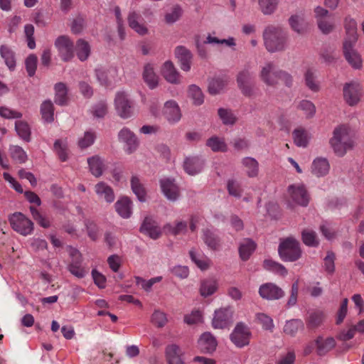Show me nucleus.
<instances>
[{
    "mask_svg": "<svg viewBox=\"0 0 364 364\" xmlns=\"http://www.w3.org/2000/svg\"><path fill=\"white\" fill-rule=\"evenodd\" d=\"M331 147L338 156H343L351 150L355 144V133L348 124H340L335 127L329 140Z\"/></svg>",
    "mask_w": 364,
    "mask_h": 364,
    "instance_id": "f257e3e1",
    "label": "nucleus"
},
{
    "mask_svg": "<svg viewBox=\"0 0 364 364\" xmlns=\"http://www.w3.org/2000/svg\"><path fill=\"white\" fill-rule=\"evenodd\" d=\"M264 46L271 53L284 50L287 45V34L280 26L270 25L263 33Z\"/></svg>",
    "mask_w": 364,
    "mask_h": 364,
    "instance_id": "f03ea898",
    "label": "nucleus"
},
{
    "mask_svg": "<svg viewBox=\"0 0 364 364\" xmlns=\"http://www.w3.org/2000/svg\"><path fill=\"white\" fill-rule=\"evenodd\" d=\"M279 254L284 261L294 262L301 255L299 242L292 237L282 241L279 247Z\"/></svg>",
    "mask_w": 364,
    "mask_h": 364,
    "instance_id": "7ed1b4c3",
    "label": "nucleus"
},
{
    "mask_svg": "<svg viewBox=\"0 0 364 364\" xmlns=\"http://www.w3.org/2000/svg\"><path fill=\"white\" fill-rule=\"evenodd\" d=\"M54 46L63 61L68 62L74 58V43L69 36L65 35L58 36L55 40Z\"/></svg>",
    "mask_w": 364,
    "mask_h": 364,
    "instance_id": "20e7f679",
    "label": "nucleus"
},
{
    "mask_svg": "<svg viewBox=\"0 0 364 364\" xmlns=\"http://www.w3.org/2000/svg\"><path fill=\"white\" fill-rule=\"evenodd\" d=\"M114 107L117 114L122 119L131 117L134 112L133 102L124 92H118L116 94Z\"/></svg>",
    "mask_w": 364,
    "mask_h": 364,
    "instance_id": "39448f33",
    "label": "nucleus"
},
{
    "mask_svg": "<svg viewBox=\"0 0 364 364\" xmlns=\"http://www.w3.org/2000/svg\"><path fill=\"white\" fill-rule=\"evenodd\" d=\"M98 82L106 87H113L119 80L118 70L115 67H101L95 70Z\"/></svg>",
    "mask_w": 364,
    "mask_h": 364,
    "instance_id": "423d86ee",
    "label": "nucleus"
},
{
    "mask_svg": "<svg viewBox=\"0 0 364 364\" xmlns=\"http://www.w3.org/2000/svg\"><path fill=\"white\" fill-rule=\"evenodd\" d=\"M343 98L350 106L358 104L363 97L362 85L357 82L346 83L343 89Z\"/></svg>",
    "mask_w": 364,
    "mask_h": 364,
    "instance_id": "0eeeda50",
    "label": "nucleus"
},
{
    "mask_svg": "<svg viewBox=\"0 0 364 364\" xmlns=\"http://www.w3.org/2000/svg\"><path fill=\"white\" fill-rule=\"evenodd\" d=\"M9 222L12 228L17 232L28 235L33 230V223L21 213H15L9 218Z\"/></svg>",
    "mask_w": 364,
    "mask_h": 364,
    "instance_id": "6e6552de",
    "label": "nucleus"
},
{
    "mask_svg": "<svg viewBox=\"0 0 364 364\" xmlns=\"http://www.w3.org/2000/svg\"><path fill=\"white\" fill-rule=\"evenodd\" d=\"M314 16L318 27L323 33L328 34L334 29V21L328 10L321 6H317L314 9Z\"/></svg>",
    "mask_w": 364,
    "mask_h": 364,
    "instance_id": "1a4fd4ad",
    "label": "nucleus"
},
{
    "mask_svg": "<svg viewBox=\"0 0 364 364\" xmlns=\"http://www.w3.org/2000/svg\"><path fill=\"white\" fill-rule=\"evenodd\" d=\"M355 43L343 41V52L349 65L354 69L360 70L363 67V60L360 53L354 49Z\"/></svg>",
    "mask_w": 364,
    "mask_h": 364,
    "instance_id": "9d476101",
    "label": "nucleus"
},
{
    "mask_svg": "<svg viewBox=\"0 0 364 364\" xmlns=\"http://www.w3.org/2000/svg\"><path fill=\"white\" fill-rule=\"evenodd\" d=\"M336 346V341L332 337L318 336L313 343L308 346L304 352L306 354L311 353L315 346L316 350L318 355H324Z\"/></svg>",
    "mask_w": 364,
    "mask_h": 364,
    "instance_id": "9b49d317",
    "label": "nucleus"
},
{
    "mask_svg": "<svg viewBox=\"0 0 364 364\" xmlns=\"http://www.w3.org/2000/svg\"><path fill=\"white\" fill-rule=\"evenodd\" d=\"M251 332L247 326L238 323L230 334L231 341L237 347L242 348L249 344Z\"/></svg>",
    "mask_w": 364,
    "mask_h": 364,
    "instance_id": "f8f14e48",
    "label": "nucleus"
},
{
    "mask_svg": "<svg viewBox=\"0 0 364 364\" xmlns=\"http://www.w3.org/2000/svg\"><path fill=\"white\" fill-rule=\"evenodd\" d=\"M233 315L232 307L220 308L215 311L212 325L214 328H225L231 323Z\"/></svg>",
    "mask_w": 364,
    "mask_h": 364,
    "instance_id": "ddd939ff",
    "label": "nucleus"
},
{
    "mask_svg": "<svg viewBox=\"0 0 364 364\" xmlns=\"http://www.w3.org/2000/svg\"><path fill=\"white\" fill-rule=\"evenodd\" d=\"M161 113L165 119L171 124L180 121L182 113L178 102L173 100H167L163 107Z\"/></svg>",
    "mask_w": 364,
    "mask_h": 364,
    "instance_id": "4468645a",
    "label": "nucleus"
},
{
    "mask_svg": "<svg viewBox=\"0 0 364 364\" xmlns=\"http://www.w3.org/2000/svg\"><path fill=\"white\" fill-rule=\"evenodd\" d=\"M288 193L293 202L302 206L309 203V196L303 184H293L289 186Z\"/></svg>",
    "mask_w": 364,
    "mask_h": 364,
    "instance_id": "2eb2a0df",
    "label": "nucleus"
},
{
    "mask_svg": "<svg viewBox=\"0 0 364 364\" xmlns=\"http://www.w3.org/2000/svg\"><path fill=\"white\" fill-rule=\"evenodd\" d=\"M119 140L125 144V151L127 154L134 152L139 146V140L136 135L128 128H123L118 134Z\"/></svg>",
    "mask_w": 364,
    "mask_h": 364,
    "instance_id": "dca6fc26",
    "label": "nucleus"
},
{
    "mask_svg": "<svg viewBox=\"0 0 364 364\" xmlns=\"http://www.w3.org/2000/svg\"><path fill=\"white\" fill-rule=\"evenodd\" d=\"M259 296L267 300H277L284 296V291L274 283H265L259 289Z\"/></svg>",
    "mask_w": 364,
    "mask_h": 364,
    "instance_id": "f3484780",
    "label": "nucleus"
},
{
    "mask_svg": "<svg viewBox=\"0 0 364 364\" xmlns=\"http://www.w3.org/2000/svg\"><path fill=\"white\" fill-rule=\"evenodd\" d=\"M127 21L129 26L140 36L148 34L149 29L141 14L135 11L129 12Z\"/></svg>",
    "mask_w": 364,
    "mask_h": 364,
    "instance_id": "a211bd4d",
    "label": "nucleus"
},
{
    "mask_svg": "<svg viewBox=\"0 0 364 364\" xmlns=\"http://www.w3.org/2000/svg\"><path fill=\"white\" fill-rule=\"evenodd\" d=\"M161 73L164 78L169 83L180 84L181 82V76L173 63L170 61H166L161 68Z\"/></svg>",
    "mask_w": 364,
    "mask_h": 364,
    "instance_id": "6ab92c4d",
    "label": "nucleus"
},
{
    "mask_svg": "<svg viewBox=\"0 0 364 364\" xmlns=\"http://www.w3.org/2000/svg\"><path fill=\"white\" fill-rule=\"evenodd\" d=\"M142 77L147 86L153 90L158 87L159 77L155 71V66L152 63H146L144 66Z\"/></svg>",
    "mask_w": 364,
    "mask_h": 364,
    "instance_id": "aec40b11",
    "label": "nucleus"
},
{
    "mask_svg": "<svg viewBox=\"0 0 364 364\" xmlns=\"http://www.w3.org/2000/svg\"><path fill=\"white\" fill-rule=\"evenodd\" d=\"M70 255L73 257V261L68 267L69 271L77 278L84 277L87 273V271L80 265V253L77 250L73 249L70 252Z\"/></svg>",
    "mask_w": 364,
    "mask_h": 364,
    "instance_id": "412c9836",
    "label": "nucleus"
},
{
    "mask_svg": "<svg viewBox=\"0 0 364 364\" xmlns=\"http://www.w3.org/2000/svg\"><path fill=\"white\" fill-rule=\"evenodd\" d=\"M161 189L170 200H176L179 196V188L174 181L170 178H164L160 181Z\"/></svg>",
    "mask_w": 364,
    "mask_h": 364,
    "instance_id": "4be33fe9",
    "label": "nucleus"
},
{
    "mask_svg": "<svg viewBox=\"0 0 364 364\" xmlns=\"http://www.w3.org/2000/svg\"><path fill=\"white\" fill-rule=\"evenodd\" d=\"M262 80L268 85H274L278 83L279 70H277L272 63L264 65L260 73Z\"/></svg>",
    "mask_w": 364,
    "mask_h": 364,
    "instance_id": "5701e85b",
    "label": "nucleus"
},
{
    "mask_svg": "<svg viewBox=\"0 0 364 364\" xmlns=\"http://www.w3.org/2000/svg\"><path fill=\"white\" fill-rule=\"evenodd\" d=\"M183 352L176 344L166 348V358L168 364H184Z\"/></svg>",
    "mask_w": 364,
    "mask_h": 364,
    "instance_id": "b1692460",
    "label": "nucleus"
},
{
    "mask_svg": "<svg viewBox=\"0 0 364 364\" xmlns=\"http://www.w3.org/2000/svg\"><path fill=\"white\" fill-rule=\"evenodd\" d=\"M175 55L178 59L182 70L188 72L191 70L192 54L183 46H178L175 49Z\"/></svg>",
    "mask_w": 364,
    "mask_h": 364,
    "instance_id": "393cba45",
    "label": "nucleus"
},
{
    "mask_svg": "<svg viewBox=\"0 0 364 364\" xmlns=\"http://www.w3.org/2000/svg\"><path fill=\"white\" fill-rule=\"evenodd\" d=\"M217 341L209 332L203 333L198 341V348L201 352L210 353L215 350Z\"/></svg>",
    "mask_w": 364,
    "mask_h": 364,
    "instance_id": "a878e982",
    "label": "nucleus"
},
{
    "mask_svg": "<svg viewBox=\"0 0 364 364\" xmlns=\"http://www.w3.org/2000/svg\"><path fill=\"white\" fill-rule=\"evenodd\" d=\"M289 22L291 28L298 33H304L307 31L308 23L306 22L305 14L302 11L292 15Z\"/></svg>",
    "mask_w": 364,
    "mask_h": 364,
    "instance_id": "bb28decb",
    "label": "nucleus"
},
{
    "mask_svg": "<svg viewBox=\"0 0 364 364\" xmlns=\"http://www.w3.org/2000/svg\"><path fill=\"white\" fill-rule=\"evenodd\" d=\"M237 80L242 93L250 96L252 90V76L251 73L247 70H242L238 74Z\"/></svg>",
    "mask_w": 364,
    "mask_h": 364,
    "instance_id": "cd10ccee",
    "label": "nucleus"
},
{
    "mask_svg": "<svg viewBox=\"0 0 364 364\" xmlns=\"http://www.w3.org/2000/svg\"><path fill=\"white\" fill-rule=\"evenodd\" d=\"M203 161L198 156L186 157L183 162V168L189 175H195L201 171Z\"/></svg>",
    "mask_w": 364,
    "mask_h": 364,
    "instance_id": "c85d7f7f",
    "label": "nucleus"
},
{
    "mask_svg": "<svg viewBox=\"0 0 364 364\" xmlns=\"http://www.w3.org/2000/svg\"><path fill=\"white\" fill-rule=\"evenodd\" d=\"M344 28L346 31V37L344 41L356 43L358 40L356 21L349 16H346L344 18Z\"/></svg>",
    "mask_w": 364,
    "mask_h": 364,
    "instance_id": "c756f323",
    "label": "nucleus"
},
{
    "mask_svg": "<svg viewBox=\"0 0 364 364\" xmlns=\"http://www.w3.org/2000/svg\"><path fill=\"white\" fill-rule=\"evenodd\" d=\"M241 164L245 174L249 178H255L259 171L258 161L252 157H245L241 160Z\"/></svg>",
    "mask_w": 364,
    "mask_h": 364,
    "instance_id": "7c9ffc66",
    "label": "nucleus"
},
{
    "mask_svg": "<svg viewBox=\"0 0 364 364\" xmlns=\"http://www.w3.org/2000/svg\"><path fill=\"white\" fill-rule=\"evenodd\" d=\"M95 191L99 198H103L107 203H112L114 200L113 189L105 182L97 183L95 186Z\"/></svg>",
    "mask_w": 364,
    "mask_h": 364,
    "instance_id": "2f4dec72",
    "label": "nucleus"
},
{
    "mask_svg": "<svg viewBox=\"0 0 364 364\" xmlns=\"http://www.w3.org/2000/svg\"><path fill=\"white\" fill-rule=\"evenodd\" d=\"M141 232L148 235L152 239H157L161 235L159 228L156 223L149 218H146L141 227Z\"/></svg>",
    "mask_w": 364,
    "mask_h": 364,
    "instance_id": "473e14b6",
    "label": "nucleus"
},
{
    "mask_svg": "<svg viewBox=\"0 0 364 364\" xmlns=\"http://www.w3.org/2000/svg\"><path fill=\"white\" fill-rule=\"evenodd\" d=\"M330 165L326 159L317 158L311 165V171L316 176H323L329 171Z\"/></svg>",
    "mask_w": 364,
    "mask_h": 364,
    "instance_id": "72a5a7b5",
    "label": "nucleus"
},
{
    "mask_svg": "<svg viewBox=\"0 0 364 364\" xmlns=\"http://www.w3.org/2000/svg\"><path fill=\"white\" fill-rule=\"evenodd\" d=\"M218 282L213 279H206L200 282L199 292L201 296L208 297L218 290Z\"/></svg>",
    "mask_w": 364,
    "mask_h": 364,
    "instance_id": "f704fd0d",
    "label": "nucleus"
},
{
    "mask_svg": "<svg viewBox=\"0 0 364 364\" xmlns=\"http://www.w3.org/2000/svg\"><path fill=\"white\" fill-rule=\"evenodd\" d=\"M115 208L121 217L128 218L132 214V202L127 197L122 198L115 203Z\"/></svg>",
    "mask_w": 364,
    "mask_h": 364,
    "instance_id": "c9c22d12",
    "label": "nucleus"
},
{
    "mask_svg": "<svg viewBox=\"0 0 364 364\" xmlns=\"http://www.w3.org/2000/svg\"><path fill=\"white\" fill-rule=\"evenodd\" d=\"M255 248L256 245L252 240L250 239L243 240L239 246L240 258L244 261L249 259L251 255L255 250Z\"/></svg>",
    "mask_w": 364,
    "mask_h": 364,
    "instance_id": "e433bc0d",
    "label": "nucleus"
},
{
    "mask_svg": "<svg viewBox=\"0 0 364 364\" xmlns=\"http://www.w3.org/2000/svg\"><path fill=\"white\" fill-rule=\"evenodd\" d=\"M90 171L95 177H100L103 172L105 165L98 156H94L87 159Z\"/></svg>",
    "mask_w": 364,
    "mask_h": 364,
    "instance_id": "4c0bfd02",
    "label": "nucleus"
},
{
    "mask_svg": "<svg viewBox=\"0 0 364 364\" xmlns=\"http://www.w3.org/2000/svg\"><path fill=\"white\" fill-rule=\"evenodd\" d=\"M54 151L61 161L68 159L69 149L66 139H58L54 144Z\"/></svg>",
    "mask_w": 364,
    "mask_h": 364,
    "instance_id": "58836bf2",
    "label": "nucleus"
},
{
    "mask_svg": "<svg viewBox=\"0 0 364 364\" xmlns=\"http://www.w3.org/2000/svg\"><path fill=\"white\" fill-rule=\"evenodd\" d=\"M263 267L268 271L272 272L282 277L287 274V269L281 264L270 259H264Z\"/></svg>",
    "mask_w": 364,
    "mask_h": 364,
    "instance_id": "ea45409f",
    "label": "nucleus"
},
{
    "mask_svg": "<svg viewBox=\"0 0 364 364\" xmlns=\"http://www.w3.org/2000/svg\"><path fill=\"white\" fill-rule=\"evenodd\" d=\"M75 50L78 59L81 61H85L90 56V46L85 40L79 39L76 42Z\"/></svg>",
    "mask_w": 364,
    "mask_h": 364,
    "instance_id": "a19ab883",
    "label": "nucleus"
},
{
    "mask_svg": "<svg viewBox=\"0 0 364 364\" xmlns=\"http://www.w3.org/2000/svg\"><path fill=\"white\" fill-rule=\"evenodd\" d=\"M164 230L166 233L173 235L183 234L187 230V224L183 221H177L173 225L171 224L166 225L164 227Z\"/></svg>",
    "mask_w": 364,
    "mask_h": 364,
    "instance_id": "79ce46f5",
    "label": "nucleus"
},
{
    "mask_svg": "<svg viewBox=\"0 0 364 364\" xmlns=\"http://www.w3.org/2000/svg\"><path fill=\"white\" fill-rule=\"evenodd\" d=\"M293 138L296 146L305 147L308 144L309 135L304 129L298 128L294 131Z\"/></svg>",
    "mask_w": 364,
    "mask_h": 364,
    "instance_id": "37998d69",
    "label": "nucleus"
},
{
    "mask_svg": "<svg viewBox=\"0 0 364 364\" xmlns=\"http://www.w3.org/2000/svg\"><path fill=\"white\" fill-rule=\"evenodd\" d=\"M206 145L214 152H225L227 151V144L223 139L212 136L206 141Z\"/></svg>",
    "mask_w": 364,
    "mask_h": 364,
    "instance_id": "c03bdc74",
    "label": "nucleus"
},
{
    "mask_svg": "<svg viewBox=\"0 0 364 364\" xmlns=\"http://www.w3.org/2000/svg\"><path fill=\"white\" fill-rule=\"evenodd\" d=\"M297 109L301 111L307 119L313 117L316 113V107L314 103L306 100L300 101L297 105Z\"/></svg>",
    "mask_w": 364,
    "mask_h": 364,
    "instance_id": "a18cd8bd",
    "label": "nucleus"
},
{
    "mask_svg": "<svg viewBox=\"0 0 364 364\" xmlns=\"http://www.w3.org/2000/svg\"><path fill=\"white\" fill-rule=\"evenodd\" d=\"M190 256L192 261L200 269L205 270L209 268L210 265V261L206 257L195 252L194 250L190 251Z\"/></svg>",
    "mask_w": 364,
    "mask_h": 364,
    "instance_id": "49530a36",
    "label": "nucleus"
},
{
    "mask_svg": "<svg viewBox=\"0 0 364 364\" xmlns=\"http://www.w3.org/2000/svg\"><path fill=\"white\" fill-rule=\"evenodd\" d=\"M151 323L156 328H161L168 323L167 315L160 310H155L151 316Z\"/></svg>",
    "mask_w": 364,
    "mask_h": 364,
    "instance_id": "de8ad7c7",
    "label": "nucleus"
},
{
    "mask_svg": "<svg viewBox=\"0 0 364 364\" xmlns=\"http://www.w3.org/2000/svg\"><path fill=\"white\" fill-rule=\"evenodd\" d=\"M55 102L58 105H63L68 101L67 87L64 83L59 82L55 86Z\"/></svg>",
    "mask_w": 364,
    "mask_h": 364,
    "instance_id": "09e8293b",
    "label": "nucleus"
},
{
    "mask_svg": "<svg viewBox=\"0 0 364 364\" xmlns=\"http://www.w3.org/2000/svg\"><path fill=\"white\" fill-rule=\"evenodd\" d=\"M131 186L133 192L137 196L139 200L144 201L146 198L145 189L137 176H132L131 179Z\"/></svg>",
    "mask_w": 364,
    "mask_h": 364,
    "instance_id": "8fccbe9b",
    "label": "nucleus"
},
{
    "mask_svg": "<svg viewBox=\"0 0 364 364\" xmlns=\"http://www.w3.org/2000/svg\"><path fill=\"white\" fill-rule=\"evenodd\" d=\"M1 56L4 59L5 63L9 69L14 68L16 60L14 52L6 46H1L0 48Z\"/></svg>",
    "mask_w": 364,
    "mask_h": 364,
    "instance_id": "3c124183",
    "label": "nucleus"
},
{
    "mask_svg": "<svg viewBox=\"0 0 364 364\" xmlns=\"http://www.w3.org/2000/svg\"><path fill=\"white\" fill-rule=\"evenodd\" d=\"M203 240L207 246L212 250H217L220 247V240L210 230L203 231Z\"/></svg>",
    "mask_w": 364,
    "mask_h": 364,
    "instance_id": "603ef678",
    "label": "nucleus"
},
{
    "mask_svg": "<svg viewBox=\"0 0 364 364\" xmlns=\"http://www.w3.org/2000/svg\"><path fill=\"white\" fill-rule=\"evenodd\" d=\"M304 326L303 322L299 319H292L286 323L284 326V332L289 336L295 335L297 331Z\"/></svg>",
    "mask_w": 364,
    "mask_h": 364,
    "instance_id": "864d4df0",
    "label": "nucleus"
},
{
    "mask_svg": "<svg viewBox=\"0 0 364 364\" xmlns=\"http://www.w3.org/2000/svg\"><path fill=\"white\" fill-rule=\"evenodd\" d=\"M323 319L324 314L322 311H316L309 315L306 325L309 328H316L322 323Z\"/></svg>",
    "mask_w": 364,
    "mask_h": 364,
    "instance_id": "5fc2aeb1",
    "label": "nucleus"
},
{
    "mask_svg": "<svg viewBox=\"0 0 364 364\" xmlns=\"http://www.w3.org/2000/svg\"><path fill=\"white\" fill-rule=\"evenodd\" d=\"M188 95L193 100L194 105H200L203 104L204 100L203 95L198 86L195 85L189 86Z\"/></svg>",
    "mask_w": 364,
    "mask_h": 364,
    "instance_id": "6e6d98bb",
    "label": "nucleus"
},
{
    "mask_svg": "<svg viewBox=\"0 0 364 364\" xmlns=\"http://www.w3.org/2000/svg\"><path fill=\"white\" fill-rule=\"evenodd\" d=\"M302 240L308 246L315 247L318 245L316 233L309 229H305L302 231Z\"/></svg>",
    "mask_w": 364,
    "mask_h": 364,
    "instance_id": "4d7b16f0",
    "label": "nucleus"
},
{
    "mask_svg": "<svg viewBox=\"0 0 364 364\" xmlns=\"http://www.w3.org/2000/svg\"><path fill=\"white\" fill-rule=\"evenodd\" d=\"M53 105L50 101H45L41 107V112L43 119L50 122L53 120Z\"/></svg>",
    "mask_w": 364,
    "mask_h": 364,
    "instance_id": "13d9d810",
    "label": "nucleus"
},
{
    "mask_svg": "<svg viewBox=\"0 0 364 364\" xmlns=\"http://www.w3.org/2000/svg\"><path fill=\"white\" fill-rule=\"evenodd\" d=\"M279 0H259V5L264 14H272L276 10Z\"/></svg>",
    "mask_w": 364,
    "mask_h": 364,
    "instance_id": "bf43d9fd",
    "label": "nucleus"
},
{
    "mask_svg": "<svg viewBox=\"0 0 364 364\" xmlns=\"http://www.w3.org/2000/svg\"><path fill=\"white\" fill-rule=\"evenodd\" d=\"M202 321L203 312L199 309H194L184 316V322L188 325L197 324Z\"/></svg>",
    "mask_w": 364,
    "mask_h": 364,
    "instance_id": "052dcab7",
    "label": "nucleus"
},
{
    "mask_svg": "<svg viewBox=\"0 0 364 364\" xmlns=\"http://www.w3.org/2000/svg\"><path fill=\"white\" fill-rule=\"evenodd\" d=\"M227 81L220 78L213 79L209 82L208 91L212 95L219 93L226 85Z\"/></svg>",
    "mask_w": 364,
    "mask_h": 364,
    "instance_id": "680f3d73",
    "label": "nucleus"
},
{
    "mask_svg": "<svg viewBox=\"0 0 364 364\" xmlns=\"http://www.w3.org/2000/svg\"><path fill=\"white\" fill-rule=\"evenodd\" d=\"M16 130L18 136L26 141H28L30 139V127L28 124L23 121L16 122Z\"/></svg>",
    "mask_w": 364,
    "mask_h": 364,
    "instance_id": "e2e57ef3",
    "label": "nucleus"
},
{
    "mask_svg": "<svg viewBox=\"0 0 364 364\" xmlns=\"http://www.w3.org/2000/svg\"><path fill=\"white\" fill-rule=\"evenodd\" d=\"M11 158L17 162L24 163L27 159V155L23 149L18 146H12L10 148Z\"/></svg>",
    "mask_w": 364,
    "mask_h": 364,
    "instance_id": "0e129e2a",
    "label": "nucleus"
},
{
    "mask_svg": "<svg viewBox=\"0 0 364 364\" xmlns=\"http://www.w3.org/2000/svg\"><path fill=\"white\" fill-rule=\"evenodd\" d=\"M227 189L230 195L240 198L242 195V188L240 182L235 179H230L227 183Z\"/></svg>",
    "mask_w": 364,
    "mask_h": 364,
    "instance_id": "69168bd1",
    "label": "nucleus"
},
{
    "mask_svg": "<svg viewBox=\"0 0 364 364\" xmlns=\"http://www.w3.org/2000/svg\"><path fill=\"white\" fill-rule=\"evenodd\" d=\"M30 210L33 219L38 223L39 225L44 228L50 227V220L43 216L36 208L31 206Z\"/></svg>",
    "mask_w": 364,
    "mask_h": 364,
    "instance_id": "338daca9",
    "label": "nucleus"
},
{
    "mask_svg": "<svg viewBox=\"0 0 364 364\" xmlns=\"http://www.w3.org/2000/svg\"><path fill=\"white\" fill-rule=\"evenodd\" d=\"M95 139V134L94 132H85L83 136L79 138L78 146L81 149H85L91 146Z\"/></svg>",
    "mask_w": 364,
    "mask_h": 364,
    "instance_id": "774afa93",
    "label": "nucleus"
}]
</instances>
